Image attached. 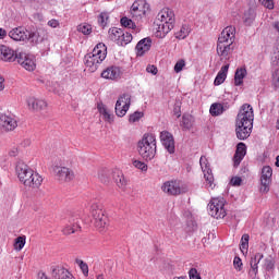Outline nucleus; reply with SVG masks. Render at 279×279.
<instances>
[{
	"mask_svg": "<svg viewBox=\"0 0 279 279\" xmlns=\"http://www.w3.org/2000/svg\"><path fill=\"white\" fill-rule=\"evenodd\" d=\"M254 128V108L248 104H244L235 119V134L239 141L250 138L252 129Z\"/></svg>",
	"mask_w": 279,
	"mask_h": 279,
	"instance_id": "obj_1",
	"label": "nucleus"
},
{
	"mask_svg": "<svg viewBox=\"0 0 279 279\" xmlns=\"http://www.w3.org/2000/svg\"><path fill=\"white\" fill-rule=\"evenodd\" d=\"M0 60L3 62H17V64H21L26 71H34V69H36L34 57L4 45H0Z\"/></svg>",
	"mask_w": 279,
	"mask_h": 279,
	"instance_id": "obj_2",
	"label": "nucleus"
},
{
	"mask_svg": "<svg viewBox=\"0 0 279 279\" xmlns=\"http://www.w3.org/2000/svg\"><path fill=\"white\" fill-rule=\"evenodd\" d=\"M155 25H157L156 37L165 38L175 27V13H173V10L163 8L157 14Z\"/></svg>",
	"mask_w": 279,
	"mask_h": 279,
	"instance_id": "obj_3",
	"label": "nucleus"
},
{
	"mask_svg": "<svg viewBox=\"0 0 279 279\" xmlns=\"http://www.w3.org/2000/svg\"><path fill=\"white\" fill-rule=\"evenodd\" d=\"M15 171L17 173V178L20 182L24 184V186H29L32 189H38L43 184V177L40 174L34 172L29 166H27L23 161H19Z\"/></svg>",
	"mask_w": 279,
	"mask_h": 279,
	"instance_id": "obj_4",
	"label": "nucleus"
},
{
	"mask_svg": "<svg viewBox=\"0 0 279 279\" xmlns=\"http://www.w3.org/2000/svg\"><path fill=\"white\" fill-rule=\"evenodd\" d=\"M106 56H108L106 44L100 43L96 45L92 52L85 54V66H87L90 73H95L99 69V64L106 60Z\"/></svg>",
	"mask_w": 279,
	"mask_h": 279,
	"instance_id": "obj_5",
	"label": "nucleus"
},
{
	"mask_svg": "<svg viewBox=\"0 0 279 279\" xmlns=\"http://www.w3.org/2000/svg\"><path fill=\"white\" fill-rule=\"evenodd\" d=\"M140 156L144 160H154L156 158V135L146 133L137 144Z\"/></svg>",
	"mask_w": 279,
	"mask_h": 279,
	"instance_id": "obj_6",
	"label": "nucleus"
},
{
	"mask_svg": "<svg viewBox=\"0 0 279 279\" xmlns=\"http://www.w3.org/2000/svg\"><path fill=\"white\" fill-rule=\"evenodd\" d=\"M9 36L12 40L15 41H25L27 40L31 45H38V40L40 39V33L38 31L33 29L29 31L23 26L15 27L9 32Z\"/></svg>",
	"mask_w": 279,
	"mask_h": 279,
	"instance_id": "obj_7",
	"label": "nucleus"
},
{
	"mask_svg": "<svg viewBox=\"0 0 279 279\" xmlns=\"http://www.w3.org/2000/svg\"><path fill=\"white\" fill-rule=\"evenodd\" d=\"M161 191L167 193V195L177 197V195H184V193H189V186H186V184L182 183L180 180H171L166 181L162 184Z\"/></svg>",
	"mask_w": 279,
	"mask_h": 279,
	"instance_id": "obj_8",
	"label": "nucleus"
},
{
	"mask_svg": "<svg viewBox=\"0 0 279 279\" xmlns=\"http://www.w3.org/2000/svg\"><path fill=\"white\" fill-rule=\"evenodd\" d=\"M208 213L214 219H223L226 217V199L223 198H211L208 204Z\"/></svg>",
	"mask_w": 279,
	"mask_h": 279,
	"instance_id": "obj_9",
	"label": "nucleus"
},
{
	"mask_svg": "<svg viewBox=\"0 0 279 279\" xmlns=\"http://www.w3.org/2000/svg\"><path fill=\"white\" fill-rule=\"evenodd\" d=\"M149 12L147 0H136L133 2L130 14L133 21H141Z\"/></svg>",
	"mask_w": 279,
	"mask_h": 279,
	"instance_id": "obj_10",
	"label": "nucleus"
},
{
	"mask_svg": "<svg viewBox=\"0 0 279 279\" xmlns=\"http://www.w3.org/2000/svg\"><path fill=\"white\" fill-rule=\"evenodd\" d=\"M92 217L96 228H106L108 223V217L104 214V207L99 203L92 205Z\"/></svg>",
	"mask_w": 279,
	"mask_h": 279,
	"instance_id": "obj_11",
	"label": "nucleus"
},
{
	"mask_svg": "<svg viewBox=\"0 0 279 279\" xmlns=\"http://www.w3.org/2000/svg\"><path fill=\"white\" fill-rule=\"evenodd\" d=\"M130 106H132V96L130 94H122L116 102L114 110L117 117H125L128 110H130Z\"/></svg>",
	"mask_w": 279,
	"mask_h": 279,
	"instance_id": "obj_12",
	"label": "nucleus"
},
{
	"mask_svg": "<svg viewBox=\"0 0 279 279\" xmlns=\"http://www.w3.org/2000/svg\"><path fill=\"white\" fill-rule=\"evenodd\" d=\"M80 223H82V219L78 215L70 216L66 226L62 230L63 234L68 236L69 234H75V232H80V230H82Z\"/></svg>",
	"mask_w": 279,
	"mask_h": 279,
	"instance_id": "obj_13",
	"label": "nucleus"
},
{
	"mask_svg": "<svg viewBox=\"0 0 279 279\" xmlns=\"http://www.w3.org/2000/svg\"><path fill=\"white\" fill-rule=\"evenodd\" d=\"M271 175H274V170L269 166H265L262 169L260 177V193H269V184H271Z\"/></svg>",
	"mask_w": 279,
	"mask_h": 279,
	"instance_id": "obj_14",
	"label": "nucleus"
},
{
	"mask_svg": "<svg viewBox=\"0 0 279 279\" xmlns=\"http://www.w3.org/2000/svg\"><path fill=\"white\" fill-rule=\"evenodd\" d=\"M160 141L169 154H175V140L173 138V134L169 133V131H162L160 133Z\"/></svg>",
	"mask_w": 279,
	"mask_h": 279,
	"instance_id": "obj_15",
	"label": "nucleus"
},
{
	"mask_svg": "<svg viewBox=\"0 0 279 279\" xmlns=\"http://www.w3.org/2000/svg\"><path fill=\"white\" fill-rule=\"evenodd\" d=\"M53 173L59 182H71L74 178L73 171L66 167L54 166Z\"/></svg>",
	"mask_w": 279,
	"mask_h": 279,
	"instance_id": "obj_16",
	"label": "nucleus"
},
{
	"mask_svg": "<svg viewBox=\"0 0 279 279\" xmlns=\"http://www.w3.org/2000/svg\"><path fill=\"white\" fill-rule=\"evenodd\" d=\"M235 36H236V28L234 26H227L218 37V43L233 45Z\"/></svg>",
	"mask_w": 279,
	"mask_h": 279,
	"instance_id": "obj_17",
	"label": "nucleus"
},
{
	"mask_svg": "<svg viewBox=\"0 0 279 279\" xmlns=\"http://www.w3.org/2000/svg\"><path fill=\"white\" fill-rule=\"evenodd\" d=\"M17 125L19 124L14 118L5 113H0V130H3L4 132H12V130H15Z\"/></svg>",
	"mask_w": 279,
	"mask_h": 279,
	"instance_id": "obj_18",
	"label": "nucleus"
},
{
	"mask_svg": "<svg viewBox=\"0 0 279 279\" xmlns=\"http://www.w3.org/2000/svg\"><path fill=\"white\" fill-rule=\"evenodd\" d=\"M264 255L262 253H256L250 260V269H248V277L251 279H256L258 275V264L263 260Z\"/></svg>",
	"mask_w": 279,
	"mask_h": 279,
	"instance_id": "obj_19",
	"label": "nucleus"
},
{
	"mask_svg": "<svg viewBox=\"0 0 279 279\" xmlns=\"http://www.w3.org/2000/svg\"><path fill=\"white\" fill-rule=\"evenodd\" d=\"M101 77H104V80H119L121 77V68L117 65L108 66L101 72Z\"/></svg>",
	"mask_w": 279,
	"mask_h": 279,
	"instance_id": "obj_20",
	"label": "nucleus"
},
{
	"mask_svg": "<svg viewBox=\"0 0 279 279\" xmlns=\"http://www.w3.org/2000/svg\"><path fill=\"white\" fill-rule=\"evenodd\" d=\"M26 104L28 106V110H33L34 112H40V110H45V108H47V101L37 99L36 97H28Z\"/></svg>",
	"mask_w": 279,
	"mask_h": 279,
	"instance_id": "obj_21",
	"label": "nucleus"
},
{
	"mask_svg": "<svg viewBox=\"0 0 279 279\" xmlns=\"http://www.w3.org/2000/svg\"><path fill=\"white\" fill-rule=\"evenodd\" d=\"M245 154H247V146L245 143L240 142L236 145V150L233 156V167H239V165H241V161L245 158Z\"/></svg>",
	"mask_w": 279,
	"mask_h": 279,
	"instance_id": "obj_22",
	"label": "nucleus"
},
{
	"mask_svg": "<svg viewBox=\"0 0 279 279\" xmlns=\"http://www.w3.org/2000/svg\"><path fill=\"white\" fill-rule=\"evenodd\" d=\"M51 274L53 279H74L73 275L62 266H52Z\"/></svg>",
	"mask_w": 279,
	"mask_h": 279,
	"instance_id": "obj_23",
	"label": "nucleus"
},
{
	"mask_svg": "<svg viewBox=\"0 0 279 279\" xmlns=\"http://www.w3.org/2000/svg\"><path fill=\"white\" fill-rule=\"evenodd\" d=\"M199 165L205 173L206 182H208L209 186H213V182H215V177H213V170L208 169V159H206V156L201 157Z\"/></svg>",
	"mask_w": 279,
	"mask_h": 279,
	"instance_id": "obj_24",
	"label": "nucleus"
},
{
	"mask_svg": "<svg viewBox=\"0 0 279 279\" xmlns=\"http://www.w3.org/2000/svg\"><path fill=\"white\" fill-rule=\"evenodd\" d=\"M137 56H145L151 49V38L146 37L140 40L135 47Z\"/></svg>",
	"mask_w": 279,
	"mask_h": 279,
	"instance_id": "obj_25",
	"label": "nucleus"
},
{
	"mask_svg": "<svg viewBox=\"0 0 279 279\" xmlns=\"http://www.w3.org/2000/svg\"><path fill=\"white\" fill-rule=\"evenodd\" d=\"M232 47V44H226V43H221V41H218L217 43V53L218 56L222 57V58H228V56H230V51H231V48Z\"/></svg>",
	"mask_w": 279,
	"mask_h": 279,
	"instance_id": "obj_26",
	"label": "nucleus"
},
{
	"mask_svg": "<svg viewBox=\"0 0 279 279\" xmlns=\"http://www.w3.org/2000/svg\"><path fill=\"white\" fill-rule=\"evenodd\" d=\"M228 69H230V64L223 65L220 71L218 72L214 84L215 86H221L223 82H226V77H228Z\"/></svg>",
	"mask_w": 279,
	"mask_h": 279,
	"instance_id": "obj_27",
	"label": "nucleus"
},
{
	"mask_svg": "<svg viewBox=\"0 0 279 279\" xmlns=\"http://www.w3.org/2000/svg\"><path fill=\"white\" fill-rule=\"evenodd\" d=\"M120 23H121L122 27H126L128 29H132L133 34H138V32H141V28H138L136 26V23H134V20H132L128 16L121 17Z\"/></svg>",
	"mask_w": 279,
	"mask_h": 279,
	"instance_id": "obj_28",
	"label": "nucleus"
},
{
	"mask_svg": "<svg viewBox=\"0 0 279 279\" xmlns=\"http://www.w3.org/2000/svg\"><path fill=\"white\" fill-rule=\"evenodd\" d=\"M112 179L114 180L119 189H125L128 181L125 180V177L123 175V172H121V170H114L112 172Z\"/></svg>",
	"mask_w": 279,
	"mask_h": 279,
	"instance_id": "obj_29",
	"label": "nucleus"
},
{
	"mask_svg": "<svg viewBox=\"0 0 279 279\" xmlns=\"http://www.w3.org/2000/svg\"><path fill=\"white\" fill-rule=\"evenodd\" d=\"M245 75H247V70L245 68L238 69L234 74V85L242 86Z\"/></svg>",
	"mask_w": 279,
	"mask_h": 279,
	"instance_id": "obj_30",
	"label": "nucleus"
},
{
	"mask_svg": "<svg viewBox=\"0 0 279 279\" xmlns=\"http://www.w3.org/2000/svg\"><path fill=\"white\" fill-rule=\"evenodd\" d=\"M121 36H123V29L117 28V27L109 29V38L113 43H117V45H119V40H121Z\"/></svg>",
	"mask_w": 279,
	"mask_h": 279,
	"instance_id": "obj_31",
	"label": "nucleus"
},
{
	"mask_svg": "<svg viewBox=\"0 0 279 279\" xmlns=\"http://www.w3.org/2000/svg\"><path fill=\"white\" fill-rule=\"evenodd\" d=\"M226 108L228 107H223L221 104L215 102L210 106L209 112L211 117H219L220 114H223V112H226Z\"/></svg>",
	"mask_w": 279,
	"mask_h": 279,
	"instance_id": "obj_32",
	"label": "nucleus"
},
{
	"mask_svg": "<svg viewBox=\"0 0 279 279\" xmlns=\"http://www.w3.org/2000/svg\"><path fill=\"white\" fill-rule=\"evenodd\" d=\"M256 20V12L254 9H248L246 12H244L243 16V23L247 26L252 25L254 21Z\"/></svg>",
	"mask_w": 279,
	"mask_h": 279,
	"instance_id": "obj_33",
	"label": "nucleus"
},
{
	"mask_svg": "<svg viewBox=\"0 0 279 279\" xmlns=\"http://www.w3.org/2000/svg\"><path fill=\"white\" fill-rule=\"evenodd\" d=\"M263 268L265 269V271H267L268 274H274V269H276V260L274 259V257L269 256L266 257L264 259V266Z\"/></svg>",
	"mask_w": 279,
	"mask_h": 279,
	"instance_id": "obj_34",
	"label": "nucleus"
},
{
	"mask_svg": "<svg viewBox=\"0 0 279 279\" xmlns=\"http://www.w3.org/2000/svg\"><path fill=\"white\" fill-rule=\"evenodd\" d=\"M189 34H191V27H189V25L184 24V25H182L180 31L174 34V36L179 40H184V38H186L189 36Z\"/></svg>",
	"mask_w": 279,
	"mask_h": 279,
	"instance_id": "obj_35",
	"label": "nucleus"
},
{
	"mask_svg": "<svg viewBox=\"0 0 279 279\" xmlns=\"http://www.w3.org/2000/svg\"><path fill=\"white\" fill-rule=\"evenodd\" d=\"M98 179L100 180V182H102V184H110V170L108 169H102L98 172Z\"/></svg>",
	"mask_w": 279,
	"mask_h": 279,
	"instance_id": "obj_36",
	"label": "nucleus"
},
{
	"mask_svg": "<svg viewBox=\"0 0 279 279\" xmlns=\"http://www.w3.org/2000/svg\"><path fill=\"white\" fill-rule=\"evenodd\" d=\"M250 247V234L245 233L241 238V244H240V250L242 254H245Z\"/></svg>",
	"mask_w": 279,
	"mask_h": 279,
	"instance_id": "obj_37",
	"label": "nucleus"
},
{
	"mask_svg": "<svg viewBox=\"0 0 279 279\" xmlns=\"http://www.w3.org/2000/svg\"><path fill=\"white\" fill-rule=\"evenodd\" d=\"M132 33H128L123 31V36L120 37V40L118 41V45L120 47H123L125 45H130V43H132Z\"/></svg>",
	"mask_w": 279,
	"mask_h": 279,
	"instance_id": "obj_38",
	"label": "nucleus"
},
{
	"mask_svg": "<svg viewBox=\"0 0 279 279\" xmlns=\"http://www.w3.org/2000/svg\"><path fill=\"white\" fill-rule=\"evenodd\" d=\"M25 243H26V238L25 235H22V236H17L15 239V242H14V250H16V252H21V250H23L25 247Z\"/></svg>",
	"mask_w": 279,
	"mask_h": 279,
	"instance_id": "obj_39",
	"label": "nucleus"
},
{
	"mask_svg": "<svg viewBox=\"0 0 279 279\" xmlns=\"http://www.w3.org/2000/svg\"><path fill=\"white\" fill-rule=\"evenodd\" d=\"M182 128L184 130H191V128H193V118L191 116L183 114Z\"/></svg>",
	"mask_w": 279,
	"mask_h": 279,
	"instance_id": "obj_40",
	"label": "nucleus"
},
{
	"mask_svg": "<svg viewBox=\"0 0 279 279\" xmlns=\"http://www.w3.org/2000/svg\"><path fill=\"white\" fill-rule=\"evenodd\" d=\"M143 117H145L144 112L135 111L134 113H131L129 116V123H136V122L141 121V119H143Z\"/></svg>",
	"mask_w": 279,
	"mask_h": 279,
	"instance_id": "obj_41",
	"label": "nucleus"
},
{
	"mask_svg": "<svg viewBox=\"0 0 279 279\" xmlns=\"http://www.w3.org/2000/svg\"><path fill=\"white\" fill-rule=\"evenodd\" d=\"M76 264L78 265L82 274L85 276V278H88V264L82 259H76Z\"/></svg>",
	"mask_w": 279,
	"mask_h": 279,
	"instance_id": "obj_42",
	"label": "nucleus"
},
{
	"mask_svg": "<svg viewBox=\"0 0 279 279\" xmlns=\"http://www.w3.org/2000/svg\"><path fill=\"white\" fill-rule=\"evenodd\" d=\"M108 13L102 12L98 15V24L100 27H106V25H108Z\"/></svg>",
	"mask_w": 279,
	"mask_h": 279,
	"instance_id": "obj_43",
	"label": "nucleus"
},
{
	"mask_svg": "<svg viewBox=\"0 0 279 279\" xmlns=\"http://www.w3.org/2000/svg\"><path fill=\"white\" fill-rule=\"evenodd\" d=\"M77 31L84 34V36H88L93 32V27L89 24H81L77 26Z\"/></svg>",
	"mask_w": 279,
	"mask_h": 279,
	"instance_id": "obj_44",
	"label": "nucleus"
},
{
	"mask_svg": "<svg viewBox=\"0 0 279 279\" xmlns=\"http://www.w3.org/2000/svg\"><path fill=\"white\" fill-rule=\"evenodd\" d=\"M172 112L173 116L177 117V119H180L182 117V102L175 101Z\"/></svg>",
	"mask_w": 279,
	"mask_h": 279,
	"instance_id": "obj_45",
	"label": "nucleus"
},
{
	"mask_svg": "<svg viewBox=\"0 0 279 279\" xmlns=\"http://www.w3.org/2000/svg\"><path fill=\"white\" fill-rule=\"evenodd\" d=\"M133 167L140 169L141 171H147V165L141 160H133Z\"/></svg>",
	"mask_w": 279,
	"mask_h": 279,
	"instance_id": "obj_46",
	"label": "nucleus"
},
{
	"mask_svg": "<svg viewBox=\"0 0 279 279\" xmlns=\"http://www.w3.org/2000/svg\"><path fill=\"white\" fill-rule=\"evenodd\" d=\"M233 266H234V269H236L238 271H241V269H243V262L241 260V257L239 256L234 257Z\"/></svg>",
	"mask_w": 279,
	"mask_h": 279,
	"instance_id": "obj_47",
	"label": "nucleus"
},
{
	"mask_svg": "<svg viewBox=\"0 0 279 279\" xmlns=\"http://www.w3.org/2000/svg\"><path fill=\"white\" fill-rule=\"evenodd\" d=\"M184 66H186V62L183 59L179 60L174 65V72L180 73Z\"/></svg>",
	"mask_w": 279,
	"mask_h": 279,
	"instance_id": "obj_48",
	"label": "nucleus"
},
{
	"mask_svg": "<svg viewBox=\"0 0 279 279\" xmlns=\"http://www.w3.org/2000/svg\"><path fill=\"white\" fill-rule=\"evenodd\" d=\"M272 86L274 88H279V70L272 73Z\"/></svg>",
	"mask_w": 279,
	"mask_h": 279,
	"instance_id": "obj_49",
	"label": "nucleus"
},
{
	"mask_svg": "<svg viewBox=\"0 0 279 279\" xmlns=\"http://www.w3.org/2000/svg\"><path fill=\"white\" fill-rule=\"evenodd\" d=\"M259 3H262V5L268 10H274V0H259Z\"/></svg>",
	"mask_w": 279,
	"mask_h": 279,
	"instance_id": "obj_50",
	"label": "nucleus"
},
{
	"mask_svg": "<svg viewBox=\"0 0 279 279\" xmlns=\"http://www.w3.org/2000/svg\"><path fill=\"white\" fill-rule=\"evenodd\" d=\"M190 279H202V276L197 274V268H191L189 271Z\"/></svg>",
	"mask_w": 279,
	"mask_h": 279,
	"instance_id": "obj_51",
	"label": "nucleus"
},
{
	"mask_svg": "<svg viewBox=\"0 0 279 279\" xmlns=\"http://www.w3.org/2000/svg\"><path fill=\"white\" fill-rule=\"evenodd\" d=\"M242 182H243V179H241L240 177H233L231 179L232 186H241Z\"/></svg>",
	"mask_w": 279,
	"mask_h": 279,
	"instance_id": "obj_52",
	"label": "nucleus"
},
{
	"mask_svg": "<svg viewBox=\"0 0 279 279\" xmlns=\"http://www.w3.org/2000/svg\"><path fill=\"white\" fill-rule=\"evenodd\" d=\"M147 73H151V75H158V68L156 65H147Z\"/></svg>",
	"mask_w": 279,
	"mask_h": 279,
	"instance_id": "obj_53",
	"label": "nucleus"
},
{
	"mask_svg": "<svg viewBox=\"0 0 279 279\" xmlns=\"http://www.w3.org/2000/svg\"><path fill=\"white\" fill-rule=\"evenodd\" d=\"M97 109H98L100 114H106V112L108 111V108H106V105H104V104H99L97 106Z\"/></svg>",
	"mask_w": 279,
	"mask_h": 279,
	"instance_id": "obj_54",
	"label": "nucleus"
},
{
	"mask_svg": "<svg viewBox=\"0 0 279 279\" xmlns=\"http://www.w3.org/2000/svg\"><path fill=\"white\" fill-rule=\"evenodd\" d=\"M102 117L105 121H108L109 123H112V114L107 110L106 113H102Z\"/></svg>",
	"mask_w": 279,
	"mask_h": 279,
	"instance_id": "obj_55",
	"label": "nucleus"
},
{
	"mask_svg": "<svg viewBox=\"0 0 279 279\" xmlns=\"http://www.w3.org/2000/svg\"><path fill=\"white\" fill-rule=\"evenodd\" d=\"M19 154V148L13 147L10 151H9V156L11 157H15Z\"/></svg>",
	"mask_w": 279,
	"mask_h": 279,
	"instance_id": "obj_56",
	"label": "nucleus"
},
{
	"mask_svg": "<svg viewBox=\"0 0 279 279\" xmlns=\"http://www.w3.org/2000/svg\"><path fill=\"white\" fill-rule=\"evenodd\" d=\"M48 25H49L50 27H58V21L51 20V21L48 22Z\"/></svg>",
	"mask_w": 279,
	"mask_h": 279,
	"instance_id": "obj_57",
	"label": "nucleus"
},
{
	"mask_svg": "<svg viewBox=\"0 0 279 279\" xmlns=\"http://www.w3.org/2000/svg\"><path fill=\"white\" fill-rule=\"evenodd\" d=\"M5 82V78H3V76L0 75V90H3V88H5V85L3 84Z\"/></svg>",
	"mask_w": 279,
	"mask_h": 279,
	"instance_id": "obj_58",
	"label": "nucleus"
},
{
	"mask_svg": "<svg viewBox=\"0 0 279 279\" xmlns=\"http://www.w3.org/2000/svg\"><path fill=\"white\" fill-rule=\"evenodd\" d=\"M7 34L5 29L0 28V38H3Z\"/></svg>",
	"mask_w": 279,
	"mask_h": 279,
	"instance_id": "obj_59",
	"label": "nucleus"
},
{
	"mask_svg": "<svg viewBox=\"0 0 279 279\" xmlns=\"http://www.w3.org/2000/svg\"><path fill=\"white\" fill-rule=\"evenodd\" d=\"M39 279H49V278L47 277V274L41 272V275H39Z\"/></svg>",
	"mask_w": 279,
	"mask_h": 279,
	"instance_id": "obj_60",
	"label": "nucleus"
},
{
	"mask_svg": "<svg viewBox=\"0 0 279 279\" xmlns=\"http://www.w3.org/2000/svg\"><path fill=\"white\" fill-rule=\"evenodd\" d=\"M276 167H279V155L276 157V162H275Z\"/></svg>",
	"mask_w": 279,
	"mask_h": 279,
	"instance_id": "obj_61",
	"label": "nucleus"
},
{
	"mask_svg": "<svg viewBox=\"0 0 279 279\" xmlns=\"http://www.w3.org/2000/svg\"><path fill=\"white\" fill-rule=\"evenodd\" d=\"M97 279H104V275H98Z\"/></svg>",
	"mask_w": 279,
	"mask_h": 279,
	"instance_id": "obj_62",
	"label": "nucleus"
},
{
	"mask_svg": "<svg viewBox=\"0 0 279 279\" xmlns=\"http://www.w3.org/2000/svg\"><path fill=\"white\" fill-rule=\"evenodd\" d=\"M276 128H277V130H279V120L277 121Z\"/></svg>",
	"mask_w": 279,
	"mask_h": 279,
	"instance_id": "obj_63",
	"label": "nucleus"
},
{
	"mask_svg": "<svg viewBox=\"0 0 279 279\" xmlns=\"http://www.w3.org/2000/svg\"><path fill=\"white\" fill-rule=\"evenodd\" d=\"M178 279H185L184 277H179Z\"/></svg>",
	"mask_w": 279,
	"mask_h": 279,
	"instance_id": "obj_64",
	"label": "nucleus"
}]
</instances>
